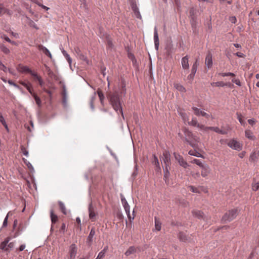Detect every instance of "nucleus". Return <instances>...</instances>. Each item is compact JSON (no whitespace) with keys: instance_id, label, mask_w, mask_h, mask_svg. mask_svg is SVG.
<instances>
[{"instance_id":"f257e3e1","label":"nucleus","mask_w":259,"mask_h":259,"mask_svg":"<svg viewBox=\"0 0 259 259\" xmlns=\"http://www.w3.org/2000/svg\"><path fill=\"white\" fill-rule=\"evenodd\" d=\"M114 93L110 95V102L113 109L117 113H120L123 117V113L121 107L120 99L118 96V91L116 88L113 89Z\"/></svg>"},{"instance_id":"f03ea898","label":"nucleus","mask_w":259,"mask_h":259,"mask_svg":"<svg viewBox=\"0 0 259 259\" xmlns=\"http://www.w3.org/2000/svg\"><path fill=\"white\" fill-rule=\"evenodd\" d=\"M122 204L124 207L125 212L127 215L130 223H132L135 218V211H133L132 214L130 213V206L126 200L122 195H120Z\"/></svg>"},{"instance_id":"7ed1b4c3","label":"nucleus","mask_w":259,"mask_h":259,"mask_svg":"<svg viewBox=\"0 0 259 259\" xmlns=\"http://www.w3.org/2000/svg\"><path fill=\"white\" fill-rule=\"evenodd\" d=\"M227 144L229 147L237 151H240L243 148L242 143L235 138L229 140Z\"/></svg>"},{"instance_id":"20e7f679","label":"nucleus","mask_w":259,"mask_h":259,"mask_svg":"<svg viewBox=\"0 0 259 259\" xmlns=\"http://www.w3.org/2000/svg\"><path fill=\"white\" fill-rule=\"evenodd\" d=\"M184 134L185 136V140L190 145L193 146L194 143L198 141V138L194 136L191 132L188 130H184Z\"/></svg>"},{"instance_id":"39448f33","label":"nucleus","mask_w":259,"mask_h":259,"mask_svg":"<svg viewBox=\"0 0 259 259\" xmlns=\"http://www.w3.org/2000/svg\"><path fill=\"white\" fill-rule=\"evenodd\" d=\"M237 216V210L235 209H231L227 212L222 218V220L226 222H230L232 221Z\"/></svg>"},{"instance_id":"423d86ee","label":"nucleus","mask_w":259,"mask_h":259,"mask_svg":"<svg viewBox=\"0 0 259 259\" xmlns=\"http://www.w3.org/2000/svg\"><path fill=\"white\" fill-rule=\"evenodd\" d=\"M77 251V248L75 244H71L69 249V257L68 259H74Z\"/></svg>"},{"instance_id":"0eeeda50","label":"nucleus","mask_w":259,"mask_h":259,"mask_svg":"<svg viewBox=\"0 0 259 259\" xmlns=\"http://www.w3.org/2000/svg\"><path fill=\"white\" fill-rule=\"evenodd\" d=\"M192 109L193 111L194 114L197 116H202L206 117V118H208L211 116L210 115L197 107H193Z\"/></svg>"},{"instance_id":"6e6552de","label":"nucleus","mask_w":259,"mask_h":259,"mask_svg":"<svg viewBox=\"0 0 259 259\" xmlns=\"http://www.w3.org/2000/svg\"><path fill=\"white\" fill-rule=\"evenodd\" d=\"M208 130L213 131L215 132L220 134L226 135L227 134L228 132L230 130V128L229 126H227L225 127L224 129L220 130L218 127H208Z\"/></svg>"},{"instance_id":"1a4fd4ad","label":"nucleus","mask_w":259,"mask_h":259,"mask_svg":"<svg viewBox=\"0 0 259 259\" xmlns=\"http://www.w3.org/2000/svg\"><path fill=\"white\" fill-rule=\"evenodd\" d=\"M161 159L164 163L165 166H168L170 164V154L167 151H164L163 153Z\"/></svg>"},{"instance_id":"9d476101","label":"nucleus","mask_w":259,"mask_h":259,"mask_svg":"<svg viewBox=\"0 0 259 259\" xmlns=\"http://www.w3.org/2000/svg\"><path fill=\"white\" fill-rule=\"evenodd\" d=\"M202 170L201 171V175L203 178L207 177L210 172V168L209 166L207 164H204L201 167Z\"/></svg>"},{"instance_id":"9b49d317","label":"nucleus","mask_w":259,"mask_h":259,"mask_svg":"<svg viewBox=\"0 0 259 259\" xmlns=\"http://www.w3.org/2000/svg\"><path fill=\"white\" fill-rule=\"evenodd\" d=\"M17 70L20 72L29 73L30 74H31V72H32L28 67L20 64L17 66Z\"/></svg>"},{"instance_id":"f8f14e48","label":"nucleus","mask_w":259,"mask_h":259,"mask_svg":"<svg viewBox=\"0 0 259 259\" xmlns=\"http://www.w3.org/2000/svg\"><path fill=\"white\" fill-rule=\"evenodd\" d=\"M174 156H175V158L178 161V162L179 163L180 165L184 167V168H186L188 166V164L187 163V162L185 161L184 160V159H183V158L181 156H179V159H178L176 153H174Z\"/></svg>"},{"instance_id":"ddd939ff","label":"nucleus","mask_w":259,"mask_h":259,"mask_svg":"<svg viewBox=\"0 0 259 259\" xmlns=\"http://www.w3.org/2000/svg\"><path fill=\"white\" fill-rule=\"evenodd\" d=\"M179 238L181 241L184 242H189L191 241L190 237L187 236L186 233L183 232L179 233Z\"/></svg>"},{"instance_id":"4468645a","label":"nucleus","mask_w":259,"mask_h":259,"mask_svg":"<svg viewBox=\"0 0 259 259\" xmlns=\"http://www.w3.org/2000/svg\"><path fill=\"white\" fill-rule=\"evenodd\" d=\"M38 49L39 51H42L46 55L48 56L50 59L52 58L51 53L46 47L40 45L38 46Z\"/></svg>"},{"instance_id":"2eb2a0df","label":"nucleus","mask_w":259,"mask_h":259,"mask_svg":"<svg viewBox=\"0 0 259 259\" xmlns=\"http://www.w3.org/2000/svg\"><path fill=\"white\" fill-rule=\"evenodd\" d=\"M154 41L155 49L156 50H158V46H159V38H158V31H157L156 27H155L154 28Z\"/></svg>"},{"instance_id":"dca6fc26","label":"nucleus","mask_w":259,"mask_h":259,"mask_svg":"<svg viewBox=\"0 0 259 259\" xmlns=\"http://www.w3.org/2000/svg\"><path fill=\"white\" fill-rule=\"evenodd\" d=\"M205 65L209 69L212 65V59L211 54H208L205 58Z\"/></svg>"},{"instance_id":"f3484780","label":"nucleus","mask_w":259,"mask_h":259,"mask_svg":"<svg viewBox=\"0 0 259 259\" xmlns=\"http://www.w3.org/2000/svg\"><path fill=\"white\" fill-rule=\"evenodd\" d=\"M182 66L184 69L188 70L189 68V65L188 62V57L187 56L183 57L182 59Z\"/></svg>"},{"instance_id":"a211bd4d","label":"nucleus","mask_w":259,"mask_h":259,"mask_svg":"<svg viewBox=\"0 0 259 259\" xmlns=\"http://www.w3.org/2000/svg\"><path fill=\"white\" fill-rule=\"evenodd\" d=\"M9 240H10V238H7L4 241L2 242L1 243V245H0V248L2 250H8V248L7 247V245H8V243H9Z\"/></svg>"},{"instance_id":"6ab92c4d","label":"nucleus","mask_w":259,"mask_h":259,"mask_svg":"<svg viewBox=\"0 0 259 259\" xmlns=\"http://www.w3.org/2000/svg\"><path fill=\"white\" fill-rule=\"evenodd\" d=\"M245 137L248 139L253 140L255 139L254 136L253 135V133L249 130H246L245 131Z\"/></svg>"},{"instance_id":"aec40b11","label":"nucleus","mask_w":259,"mask_h":259,"mask_svg":"<svg viewBox=\"0 0 259 259\" xmlns=\"http://www.w3.org/2000/svg\"><path fill=\"white\" fill-rule=\"evenodd\" d=\"M230 83H224V82L223 81H218V82H212L211 83V85L212 86V87H224V86H227V85H230Z\"/></svg>"},{"instance_id":"412c9836","label":"nucleus","mask_w":259,"mask_h":259,"mask_svg":"<svg viewBox=\"0 0 259 259\" xmlns=\"http://www.w3.org/2000/svg\"><path fill=\"white\" fill-rule=\"evenodd\" d=\"M137 251V249L134 246H131L125 252L126 256H129L135 253Z\"/></svg>"},{"instance_id":"4be33fe9","label":"nucleus","mask_w":259,"mask_h":259,"mask_svg":"<svg viewBox=\"0 0 259 259\" xmlns=\"http://www.w3.org/2000/svg\"><path fill=\"white\" fill-rule=\"evenodd\" d=\"M96 98V93H94L93 95L91 97L90 99V105L91 109L92 110H94L95 109L94 106V101Z\"/></svg>"},{"instance_id":"5701e85b","label":"nucleus","mask_w":259,"mask_h":259,"mask_svg":"<svg viewBox=\"0 0 259 259\" xmlns=\"http://www.w3.org/2000/svg\"><path fill=\"white\" fill-rule=\"evenodd\" d=\"M32 96L34 98L35 101V102L36 103V104L37 105V106H38V107H40L41 106V101L40 100V99L39 98V97H38L37 95L34 93H32V94H31Z\"/></svg>"},{"instance_id":"b1692460","label":"nucleus","mask_w":259,"mask_h":259,"mask_svg":"<svg viewBox=\"0 0 259 259\" xmlns=\"http://www.w3.org/2000/svg\"><path fill=\"white\" fill-rule=\"evenodd\" d=\"M108 249V247L106 246L101 252H100L95 259H102L105 256V254Z\"/></svg>"},{"instance_id":"393cba45","label":"nucleus","mask_w":259,"mask_h":259,"mask_svg":"<svg viewBox=\"0 0 259 259\" xmlns=\"http://www.w3.org/2000/svg\"><path fill=\"white\" fill-rule=\"evenodd\" d=\"M89 217L90 219L94 220L96 217V213L94 211L93 208L92 207V205H90L89 207Z\"/></svg>"},{"instance_id":"a878e982","label":"nucleus","mask_w":259,"mask_h":259,"mask_svg":"<svg viewBox=\"0 0 259 259\" xmlns=\"http://www.w3.org/2000/svg\"><path fill=\"white\" fill-rule=\"evenodd\" d=\"M61 51H62L63 55L65 57L66 60H67L70 66H71V62H72V60H71V57L63 49H61Z\"/></svg>"},{"instance_id":"bb28decb","label":"nucleus","mask_w":259,"mask_h":259,"mask_svg":"<svg viewBox=\"0 0 259 259\" xmlns=\"http://www.w3.org/2000/svg\"><path fill=\"white\" fill-rule=\"evenodd\" d=\"M95 234V230L94 229H92L87 239V241L89 242V243H91L93 241V239Z\"/></svg>"},{"instance_id":"cd10ccee","label":"nucleus","mask_w":259,"mask_h":259,"mask_svg":"<svg viewBox=\"0 0 259 259\" xmlns=\"http://www.w3.org/2000/svg\"><path fill=\"white\" fill-rule=\"evenodd\" d=\"M161 223L159 219L156 217H155V229L157 231L161 230Z\"/></svg>"},{"instance_id":"c85d7f7f","label":"nucleus","mask_w":259,"mask_h":259,"mask_svg":"<svg viewBox=\"0 0 259 259\" xmlns=\"http://www.w3.org/2000/svg\"><path fill=\"white\" fill-rule=\"evenodd\" d=\"M192 213L194 216L197 217L199 219L202 218L203 216V213L200 210H193L192 211Z\"/></svg>"},{"instance_id":"c756f323","label":"nucleus","mask_w":259,"mask_h":259,"mask_svg":"<svg viewBox=\"0 0 259 259\" xmlns=\"http://www.w3.org/2000/svg\"><path fill=\"white\" fill-rule=\"evenodd\" d=\"M174 87L179 91L184 93L186 92V90L185 88L181 84L179 83H175Z\"/></svg>"},{"instance_id":"7c9ffc66","label":"nucleus","mask_w":259,"mask_h":259,"mask_svg":"<svg viewBox=\"0 0 259 259\" xmlns=\"http://www.w3.org/2000/svg\"><path fill=\"white\" fill-rule=\"evenodd\" d=\"M97 93L98 94V96L99 97L101 104L103 106L104 105V100L105 99L104 94H103L102 92L101 91L99 90H98L97 91Z\"/></svg>"},{"instance_id":"2f4dec72","label":"nucleus","mask_w":259,"mask_h":259,"mask_svg":"<svg viewBox=\"0 0 259 259\" xmlns=\"http://www.w3.org/2000/svg\"><path fill=\"white\" fill-rule=\"evenodd\" d=\"M62 96H63V102L64 104H65L67 102V90L65 87H63V88Z\"/></svg>"},{"instance_id":"473e14b6","label":"nucleus","mask_w":259,"mask_h":259,"mask_svg":"<svg viewBox=\"0 0 259 259\" xmlns=\"http://www.w3.org/2000/svg\"><path fill=\"white\" fill-rule=\"evenodd\" d=\"M51 213V221L52 223H55L58 221V217L57 215L55 214L54 213V211L53 209L51 210L50 212Z\"/></svg>"},{"instance_id":"72a5a7b5","label":"nucleus","mask_w":259,"mask_h":259,"mask_svg":"<svg viewBox=\"0 0 259 259\" xmlns=\"http://www.w3.org/2000/svg\"><path fill=\"white\" fill-rule=\"evenodd\" d=\"M20 83L27 89V90L28 91V92L30 93V94L31 95L32 94V93L33 92H32L31 88V84H28L23 81L20 82Z\"/></svg>"},{"instance_id":"f704fd0d","label":"nucleus","mask_w":259,"mask_h":259,"mask_svg":"<svg viewBox=\"0 0 259 259\" xmlns=\"http://www.w3.org/2000/svg\"><path fill=\"white\" fill-rule=\"evenodd\" d=\"M58 203H59V205L60 206V208L61 211L64 214H67V210H66V207H65V206L64 204L62 202H61V201H59Z\"/></svg>"},{"instance_id":"c9c22d12","label":"nucleus","mask_w":259,"mask_h":259,"mask_svg":"<svg viewBox=\"0 0 259 259\" xmlns=\"http://www.w3.org/2000/svg\"><path fill=\"white\" fill-rule=\"evenodd\" d=\"M0 49L6 54H8L10 52V50L3 44H0Z\"/></svg>"},{"instance_id":"e433bc0d","label":"nucleus","mask_w":259,"mask_h":259,"mask_svg":"<svg viewBox=\"0 0 259 259\" xmlns=\"http://www.w3.org/2000/svg\"><path fill=\"white\" fill-rule=\"evenodd\" d=\"M9 13V11L5 9L3 5H0V16L5 13Z\"/></svg>"},{"instance_id":"4c0bfd02","label":"nucleus","mask_w":259,"mask_h":259,"mask_svg":"<svg viewBox=\"0 0 259 259\" xmlns=\"http://www.w3.org/2000/svg\"><path fill=\"white\" fill-rule=\"evenodd\" d=\"M189 124L193 126H197L199 124L197 119L196 118H193L190 122H188Z\"/></svg>"},{"instance_id":"58836bf2","label":"nucleus","mask_w":259,"mask_h":259,"mask_svg":"<svg viewBox=\"0 0 259 259\" xmlns=\"http://www.w3.org/2000/svg\"><path fill=\"white\" fill-rule=\"evenodd\" d=\"M189 154L190 155H193V156H196V157H202V155L201 154L197 152V151H193V150H190L189 151Z\"/></svg>"},{"instance_id":"ea45409f","label":"nucleus","mask_w":259,"mask_h":259,"mask_svg":"<svg viewBox=\"0 0 259 259\" xmlns=\"http://www.w3.org/2000/svg\"><path fill=\"white\" fill-rule=\"evenodd\" d=\"M191 162L193 163H195L197 165L199 166L200 167L202 166L204 164L200 161V160L197 159H194L191 161Z\"/></svg>"},{"instance_id":"a19ab883","label":"nucleus","mask_w":259,"mask_h":259,"mask_svg":"<svg viewBox=\"0 0 259 259\" xmlns=\"http://www.w3.org/2000/svg\"><path fill=\"white\" fill-rule=\"evenodd\" d=\"M219 75H220L222 76H223V77L228 76H235V74L233 73H232V72H228V73L221 72V73H219Z\"/></svg>"},{"instance_id":"79ce46f5","label":"nucleus","mask_w":259,"mask_h":259,"mask_svg":"<svg viewBox=\"0 0 259 259\" xmlns=\"http://www.w3.org/2000/svg\"><path fill=\"white\" fill-rule=\"evenodd\" d=\"M11 214H12V213H11V211H9L8 213L7 216L6 217V218L4 219V222H3V227H6L7 226L8 219L9 215H11Z\"/></svg>"},{"instance_id":"37998d69","label":"nucleus","mask_w":259,"mask_h":259,"mask_svg":"<svg viewBox=\"0 0 259 259\" xmlns=\"http://www.w3.org/2000/svg\"><path fill=\"white\" fill-rule=\"evenodd\" d=\"M28 24L30 25V27H32L36 29H38V27L37 26L36 24L34 23V22L30 19L29 20Z\"/></svg>"},{"instance_id":"c03bdc74","label":"nucleus","mask_w":259,"mask_h":259,"mask_svg":"<svg viewBox=\"0 0 259 259\" xmlns=\"http://www.w3.org/2000/svg\"><path fill=\"white\" fill-rule=\"evenodd\" d=\"M32 76L33 77V78H34V80H35V81H38V78H41V77L38 75V74L36 73H35L34 72H31V74Z\"/></svg>"},{"instance_id":"a18cd8bd","label":"nucleus","mask_w":259,"mask_h":259,"mask_svg":"<svg viewBox=\"0 0 259 259\" xmlns=\"http://www.w3.org/2000/svg\"><path fill=\"white\" fill-rule=\"evenodd\" d=\"M164 177L165 178V181L166 182V179L169 175V172L168 170L167 166H165V168L164 169Z\"/></svg>"},{"instance_id":"49530a36","label":"nucleus","mask_w":259,"mask_h":259,"mask_svg":"<svg viewBox=\"0 0 259 259\" xmlns=\"http://www.w3.org/2000/svg\"><path fill=\"white\" fill-rule=\"evenodd\" d=\"M232 82L235 83L236 85L240 87L241 85V82L240 80L238 78H233L232 79Z\"/></svg>"},{"instance_id":"de8ad7c7","label":"nucleus","mask_w":259,"mask_h":259,"mask_svg":"<svg viewBox=\"0 0 259 259\" xmlns=\"http://www.w3.org/2000/svg\"><path fill=\"white\" fill-rule=\"evenodd\" d=\"M188 188L192 192H194V193H199V192L198 189L194 186H190L188 187Z\"/></svg>"},{"instance_id":"09e8293b","label":"nucleus","mask_w":259,"mask_h":259,"mask_svg":"<svg viewBox=\"0 0 259 259\" xmlns=\"http://www.w3.org/2000/svg\"><path fill=\"white\" fill-rule=\"evenodd\" d=\"M21 151L22 153L26 156V157H28L29 155L28 151L27 150V149L23 146L21 147Z\"/></svg>"},{"instance_id":"8fccbe9b","label":"nucleus","mask_w":259,"mask_h":259,"mask_svg":"<svg viewBox=\"0 0 259 259\" xmlns=\"http://www.w3.org/2000/svg\"><path fill=\"white\" fill-rule=\"evenodd\" d=\"M153 163L158 168H160L158 159L157 157H156L155 156H154V157Z\"/></svg>"},{"instance_id":"3c124183","label":"nucleus","mask_w":259,"mask_h":259,"mask_svg":"<svg viewBox=\"0 0 259 259\" xmlns=\"http://www.w3.org/2000/svg\"><path fill=\"white\" fill-rule=\"evenodd\" d=\"M125 83L124 81L122 80L121 82V92H120L121 94L125 93Z\"/></svg>"},{"instance_id":"603ef678","label":"nucleus","mask_w":259,"mask_h":259,"mask_svg":"<svg viewBox=\"0 0 259 259\" xmlns=\"http://www.w3.org/2000/svg\"><path fill=\"white\" fill-rule=\"evenodd\" d=\"M0 69L4 71V72H7L8 70L6 66L3 64V63L0 61Z\"/></svg>"},{"instance_id":"864d4df0","label":"nucleus","mask_w":259,"mask_h":259,"mask_svg":"<svg viewBox=\"0 0 259 259\" xmlns=\"http://www.w3.org/2000/svg\"><path fill=\"white\" fill-rule=\"evenodd\" d=\"M197 127L200 128L201 130H203L204 131H206L208 130V127L205 126L204 125H202L199 123V124L197 126Z\"/></svg>"},{"instance_id":"5fc2aeb1","label":"nucleus","mask_w":259,"mask_h":259,"mask_svg":"<svg viewBox=\"0 0 259 259\" xmlns=\"http://www.w3.org/2000/svg\"><path fill=\"white\" fill-rule=\"evenodd\" d=\"M191 175L194 179H198L200 177V174L199 172H191Z\"/></svg>"},{"instance_id":"6e6d98bb","label":"nucleus","mask_w":259,"mask_h":259,"mask_svg":"<svg viewBox=\"0 0 259 259\" xmlns=\"http://www.w3.org/2000/svg\"><path fill=\"white\" fill-rule=\"evenodd\" d=\"M8 83L10 84V85H13L14 87H15V88H17V89H20V87L19 85H18L17 84H16L15 83L13 82L11 80H9L8 81Z\"/></svg>"},{"instance_id":"4d7b16f0","label":"nucleus","mask_w":259,"mask_h":259,"mask_svg":"<svg viewBox=\"0 0 259 259\" xmlns=\"http://www.w3.org/2000/svg\"><path fill=\"white\" fill-rule=\"evenodd\" d=\"M38 82L39 83V84L42 88V89L44 88H45L44 87L45 82H44V80H42V78H38Z\"/></svg>"},{"instance_id":"13d9d810","label":"nucleus","mask_w":259,"mask_h":259,"mask_svg":"<svg viewBox=\"0 0 259 259\" xmlns=\"http://www.w3.org/2000/svg\"><path fill=\"white\" fill-rule=\"evenodd\" d=\"M43 91H44L45 92L47 93L49 95V97H50V98H52V92H51V91H49V90H48L46 89V88H43Z\"/></svg>"},{"instance_id":"bf43d9fd","label":"nucleus","mask_w":259,"mask_h":259,"mask_svg":"<svg viewBox=\"0 0 259 259\" xmlns=\"http://www.w3.org/2000/svg\"><path fill=\"white\" fill-rule=\"evenodd\" d=\"M235 55L238 56L240 58H245V56L244 54L240 53V52H237L234 54Z\"/></svg>"},{"instance_id":"052dcab7","label":"nucleus","mask_w":259,"mask_h":259,"mask_svg":"<svg viewBox=\"0 0 259 259\" xmlns=\"http://www.w3.org/2000/svg\"><path fill=\"white\" fill-rule=\"evenodd\" d=\"M23 160L29 169L32 168V166L29 162L27 161V160L25 159L24 158H23Z\"/></svg>"},{"instance_id":"680f3d73","label":"nucleus","mask_w":259,"mask_h":259,"mask_svg":"<svg viewBox=\"0 0 259 259\" xmlns=\"http://www.w3.org/2000/svg\"><path fill=\"white\" fill-rule=\"evenodd\" d=\"M0 122L2 123V124H5V123H6L3 116L2 115V114L1 112H0Z\"/></svg>"},{"instance_id":"e2e57ef3","label":"nucleus","mask_w":259,"mask_h":259,"mask_svg":"<svg viewBox=\"0 0 259 259\" xmlns=\"http://www.w3.org/2000/svg\"><path fill=\"white\" fill-rule=\"evenodd\" d=\"M181 116H182V117L183 118V120L185 121H186L188 120V117L187 116V115L186 114L182 113L181 114Z\"/></svg>"},{"instance_id":"0e129e2a","label":"nucleus","mask_w":259,"mask_h":259,"mask_svg":"<svg viewBox=\"0 0 259 259\" xmlns=\"http://www.w3.org/2000/svg\"><path fill=\"white\" fill-rule=\"evenodd\" d=\"M7 247L8 248V250L9 249H12L14 247V243L13 242H10V243H8Z\"/></svg>"},{"instance_id":"69168bd1","label":"nucleus","mask_w":259,"mask_h":259,"mask_svg":"<svg viewBox=\"0 0 259 259\" xmlns=\"http://www.w3.org/2000/svg\"><path fill=\"white\" fill-rule=\"evenodd\" d=\"M1 37L2 38H4V39H5L8 42H11V39L6 35H3L1 36Z\"/></svg>"},{"instance_id":"338daca9","label":"nucleus","mask_w":259,"mask_h":259,"mask_svg":"<svg viewBox=\"0 0 259 259\" xmlns=\"http://www.w3.org/2000/svg\"><path fill=\"white\" fill-rule=\"evenodd\" d=\"M65 230H66V225L64 223H63L62 224V226H61V227L60 229V231H62L63 233H64L65 232Z\"/></svg>"},{"instance_id":"774afa93","label":"nucleus","mask_w":259,"mask_h":259,"mask_svg":"<svg viewBox=\"0 0 259 259\" xmlns=\"http://www.w3.org/2000/svg\"><path fill=\"white\" fill-rule=\"evenodd\" d=\"M132 9L134 11L135 13H136L137 12V11H139L138 8L137 7V6L136 5H133L132 6Z\"/></svg>"}]
</instances>
